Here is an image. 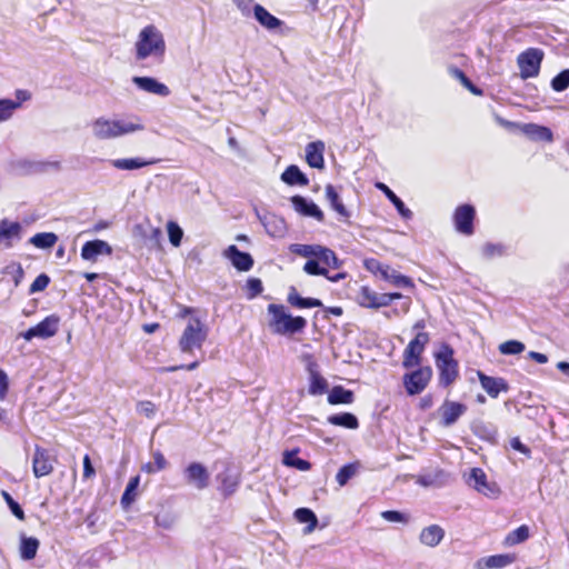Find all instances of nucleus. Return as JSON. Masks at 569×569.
I'll return each mask as SVG.
<instances>
[{
    "label": "nucleus",
    "instance_id": "obj_1",
    "mask_svg": "<svg viewBox=\"0 0 569 569\" xmlns=\"http://www.w3.org/2000/svg\"><path fill=\"white\" fill-rule=\"evenodd\" d=\"M166 50L163 33L154 24H148L140 30L134 42L136 61H143L152 57L158 62H162Z\"/></svg>",
    "mask_w": 569,
    "mask_h": 569
},
{
    "label": "nucleus",
    "instance_id": "obj_2",
    "mask_svg": "<svg viewBox=\"0 0 569 569\" xmlns=\"http://www.w3.org/2000/svg\"><path fill=\"white\" fill-rule=\"evenodd\" d=\"M269 328L276 335H295L302 332L307 327V320L301 316H291L287 313L283 305H268Z\"/></svg>",
    "mask_w": 569,
    "mask_h": 569
},
{
    "label": "nucleus",
    "instance_id": "obj_3",
    "mask_svg": "<svg viewBox=\"0 0 569 569\" xmlns=\"http://www.w3.org/2000/svg\"><path fill=\"white\" fill-rule=\"evenodd\" d=\"M435 362L438 370V385L442 388H450L459 378V362L455 358L453 348L447 343H441L439 350L435 353Z\"/></svg>",
    "mask_w": 569,
    "mask_h": 569
},
{
    "label": "nucleus",
    "instance_id": "obj_4",
    "mask_svg": "<svg viewBox=\"0 0 569 569\" xmlns=\"http://www.w3.org/2000/svg\"><path fill=\"white\" fill-rule=\"evenodd\" d=\"M209 329L198 317H192L180 339L179 348L182 352L190 353L194 349H201L208 338Z\"/></svg>",
    "mask_w": 569,
    "mask_h": 569
},
{
    "label": "nucleus",
    "instance_id": "obj_5",
    "mask_svg": "<svg viewBox=\"0 0 569 569\" xmlns=\"http://www.w3.org/2000/svg\"><path fill=\"white\" fill-rule=\"evenodd\" d=\"M142 129L143 126L140 122L111 121L104 118H98L93 122L94 136L102 140L113 139Z\"/></svg>",
    "mask_w": 569,
    "mask_h": 569
},
{
    "label": "nucleus",
    "instance_id": "obj_6",
    "mask_svg": "<svg viewBox=\"0 0 569 569\" xmlns=\"http://www.w3.org/2000/svg\"><path fill=\"white\" fill-rule=\"evenodd\" d=\"M363 264L368 271H370L373 274H380L383 280L389 281L396 287H415V283L410 277L397 272L396 270L391 269L389 264H385L380 262L378 259H366Z\"/></svg>",
    "mask_w": 569,
    "mask_h": 569
},
{
    "label": "nucleus",
    "instance_id": "obj_7",
    "mask_svg": "<svg viewBox=\"0 0 569 569\" xmlns=\"http://www.w3.org/2000/svg\"><path fill=\"white\" fill-rule=\"evenodd\" d=\"M430 341V335L427 331H419L409 341L402 352V367L406 369L419 367L422 362V355Z\"/></svg>",
    "mask_w": 569,
    "mask_h": 569
},
{
    "label": "nucleus",
    "instance_id": "obj_8",
    "mask_svg": "<svg viewBox=\"0 0 569 569\" xmlns=\"http://www.w3.org/2000/svg\"><path fill=\"white\" fill-rule=\"evenodd\" d=\"M432 379V369L430 366H419L416 370L407 372L402 377L403 387L408 396L421 393Z\"/></svg>",
    "mask_w": 569,
    "mask_h": 569
},
{
    "label": "nucleus",
    "instance_id": "obj_9",
    "mask_svg": "<svg viewBox=\"0 0 569 569\" xmlns=\"http://www.w3.org/2000/svg\"><path fill=\"white\" fill-rule=\"evenodd\" d=\"M543 51L538 48H529L521 52L517 58L521 79L535 78L539 74Z\"/></svg>",
    "mask_w": 569,
    "mask_h": 569
},
{
    "label": "nucleus",
    "instance_id": "obj_10",
    "mask_svg": "<svg viewBox=\"0 0 569 569\" xmlns=\"http://www.w3.org/2000/svg\"><path fill=\"white\" fill-rule=\"evenodd\" d=\"M476 208L470 203L459 204L452 213V222L458 233L470 237L475 233Z\"/></svg>",
    "mask_w": 569,
    "mask_h": 569
},
{
    "label": "nucleus",
    "instance_id": "obj_11",
    "mask_svg": "<svg viewBox=\"0 0 569 569\" xmlns=\"http://www.w3.org/2000/svg\"><path fill=\"white\" fill-rule=\"evenodd\" d=\"M60 318L57 315L47 316L43 320L34 327L29 328L22 332L21 336L24 340L30 341L33 338L48 339L53 337L59 329Z\"/></svg>",
    "mask_w": 569,
    "mask_h": 569
},
{
    "label": "nucleus",
    "instance_id": "obj_12",
    "mask_svg": "<svg viewBox=\"0 0 569 569\" xmlns=\"http://www.w3.org/2000/svg\"><path fill=\"white\" fill-rule=\"evenodd\" d=\"M468 407L459 401L445 399L438 408L439 423L442 427H451L467 412Z\"/></svg>",
    "mask_w": 569,
    "mask_h": 569
},
{
    "label": "nucleus",
    "instance_id": "obj_13",
    "mask_svg": "<svg viewBox=\"0 0 569 569\" xmlns=\"http://www.w3.org/2000/svg\"><path fill=\"white\" fill-rule=\"evenodd\" d=\"M22 237V226L18 221L0 219V248L10 249L20 241Z\"/></svg>",
    "mask_w": 569,
    "mask_h": 569
},
{
    "label": "nucleus",
    "instance_id": "obj_14",
    "mask_svg": "<svg viewBox=\"0 0 569 569\" xmlns=\"http://www.w3.org/2000/svg\"><path fill=\"white\" fill-rule=\"evenodd\" d=\"M52 458L49 451L40 446L34 447L32 471L36 478L49 476L53 471Z\"/></svg>",
    "mask_w": 569,
    "mask_h": 569
},
{
    "label": "nucleus",
    "instance_id": "obj_15",
    "mask_svg": "<svg viewBox=\"0 0 569 569\" xmlns=\"http://www.w3.org/2000/svg\"><path fill=\"white\" fill-rule=\"evenodd\" d=\"M111 253L112 248L107 241L94 239L83 243L80 256L83 260L94 263L100 256H110Z\"/></svg>",
    "mask_w": 569,
    "mask_h": 569
},
{
    "label": "nucleus",
    "instance_id": "obj_16",
    "mask_svg": "<svg viewBox=\"0 0 569 569\" xmlns=\"http://www.w3.org/2000/svg\"><path fill=\"white\" fill-rule=\"evenodd\" d=\"M310 361L307 365V371L309 373V388L308 392L311 396H320L328 391V381L318 370V363L312 360V357L309 356Z\"/></svg>",
    "mask_w": 569,
    "mask_h": 569
},
{
    "label": "nucleus",
    "instance_id": "obj_17",
    "mask_svg": "<svg viewBox=\"0 0 569 569\" xmlns=\"http://www.w3.org/2000/svg\"><path fill=\"white\" fill-rule=\"evenodd\" d=\"M188 483L193 485L197 489L202 490L209 485V472L200 462H191L184 470Z\"/></svg>",
    "mask_w": 569,
    "mask_h": 569
},
{
    "label": "nucleus",
    "instance_id": "obj_18",
    "mask_svg": "<svg viewBox=\"0 0 569 569\" xmlns=\"http://www.w3.org/2000/svg\"><path fill=\"white\" fill-rule=\"evenodd\" d=\"M224 257L238 271H249L254 263L251 254L239 250L236 244H231L224 250Z\"/></svg>",
    "mask_w": 569,
    "mask_h": 569
},
{
    "label": "nucleus",
    "instance_id": "obj_19",
    "mask_svg": "<svg viewBox=\"0 0 569 569\" xmlns=\"http://www.w3.org/2000/svg\"><path fill=\"white\" fill-rule=\"evenodd\" d=\"M477 377L483 390L491 398H497L500 392H507L509 390V385L503 378L490 377L480 370L477 371Z\"/></svg>",
    "mask_w": 569,
    "mask_h": 569
},
{
    "label": "nucleus",
    "instance_id": "obj_20",
    "mask_svg": "<svg viewBox=\"0 0 569 569\" xmlns=\"http://www.w3.org/2000/svg\"><path fill=\"white\" fill-rule=\"evenodd\" d=\"M517 560L515 553H500L480 558L477 560L476 569H501L510 566Z\"/></svg>",
    "mask_w": 569,
    "mask_h": 569
},
{
    "label": "nucleus",
    "instance_id": "obj_21",
    "mask_svg": "<svg viewBox=\"0 0 569 569\" xmlns=\"http://www.w3.org/2000/svg\"><path fill=\"white\" fill-rule=\"evenodd\" d=\"M291 203L297 212L306 217H312L317 221L322 222L325 220V214L322 210L312 201H308L302 196H293L291 198Z\"/></svg>",
    "mask_w": 569,
    "mask_h": 569
},
{
    "label": "nucleus",
    "instance_id": "obj_22",
    "mask_svg": "<svg viewBox=\"0 0 569 569\" xmlns=\"http://www.w3.org/2000/svg\"><path fill=\"white\" fill-rule=\"evenodd\" d=\"M133 83L141 90L153 93L160 97L170 94V89L164 84L151 77H133Z\"/></svg>",
    "mask_w": 569,
    "mask_h": 569
},
{
    "label": "nucleus",
    "instance_id": "obj_23",
    "mask_svg": "<svg viewBox=\"0 0 569 569\" xmlns=\"http://www.w3.org/2000/svg\"><path fill=\"white\" fill-rule=\"evenodd\" d=\"M325 143L320 140L313 141L306 147V161L311 168L322 169L325 167Z\"/></svg>",
    "mask_w": 569,
    "mask_h": 569
},
{
    "label": "nucleus",
    "instance_id": "obj_24",
    "mask_svg": "<svg viewBox=\"0 0 569 569\" xmlns=\"http://www.w3.org/2000/svg\"><path fill=\"white\" fill-rule=\"evenodd\" d=\"M218 480L219 490L224 498L232 496L240 485V476L238 473L231 472L230 470L221 472L218 476Z\"/></svg>",
    "mask_w": 569,
    "mask_h": 569
},
{
    "label": "nucleus",
    "instance_id": "obj_25",
    "mask_svg": "<svg viewBox=\"0 0 569 569\" xmlns=\"http://www.w3.org/2000/svg\"><path fill=\"white\" fill-rule=\"evenodd\" d=\"M445 538V530L439 525H430L420 532L419 540L427 547H437Z\"/></svg>",
    "mask_w": 569,
    "mask_h": 569
},
{
    "label": "nucleus",
    "instance_id": "obj_26",
    "mask_svg": "<svg viewBox=\"0 0 569 569\" xmlns=\"http://www.w3.org/2000/svg\"><path fill=\"white\" fill-rule=\"evenodd\" d=\"M375 187L380 190L388 200L396 207L398 213L406 219L411 218L412 212L406 207L403 201L383 182H376Z\"/></svg>",
    "mask_w": 569,
    "mask_h": 569
},
{
    "label": "nucleus",
    "instance_id": "obj_27",
    "mask_svg": "<svg viewBox=\"0 0 569 569\" xmlns=\"http://www.w3.org/2000/svg\"><path fill=\"white\" fill-rule=\"evenodd\" d=\"M253 13L257 21L268 30L277 29L283 23L261 4L256 3L253 6Z\"/></svg>",
    "mask_w": 569,
    "mask_h": 569
},
{
    "label": "nucleus",
    "instance_id": "obj_28",
    "mask_svg": "<svg viewBox=\"0 0 569 569\" xmlns=\"http://www.w3.org/2000/svg\"><path fill=\"white\" fill-rule=\"evenodd\" d=\"M521 131L533 140H541L550 142L553 139L552 131L543 126L536 123H526L521 127Z\"/></svg>",
    "mask_w": 569,
    "mask_h": 569
},
{
    "label": "nucleus",
    "instance_id": "obj_29",
    "mask_svg": "<svg viewBox=\"0 0 569 569\" xmlns=\"http://www.w3.org/2000/svg\"><path fill=\"white\" fill-rule=\"evenodd\" d=\"M281 179L289 186L305 187L309 183L307 176L296 164L287 167L281 174Z\"/></svg>",
    "mask_w": 569,
    "mask_h": 569
},
{
    "label": "nucleus",
    "instance_id": "obj_30",
    "mask_svg": "<svg viewBox=\"0 0 569 569\" xmlns=\"http://www.w3.org/2000/svg\"><path fill=\"white\" fill-rule=\"evenodd\" d=\"M326 198L329 201L331 208L342 218L349 219L350 212L342 203L340 196L332 184H327L325 188Z\"/></svg>",
    "mask_w": 569,
    "mask_h": 569
},
{
    "label": "nucleus",
    "instance_id": "obj_31",
    "mask_svg": "<svg viewBox=\"0 0 569 569\" xmlns=\"http://www.w3.org/2000/svg\"><path fill=\"white\" fill-rule=\"evenodd\" d=\"M157 159L146 160L142 158L114 159L111 164L118 170H136L157 163Z\"/></svg>",
    "mask_w": 569,
    "mask_h": 569
},
{
    "label": "nucleus",
    "instance_id": "obj_32",
    "mask_svg": "<svg viewBox=\"0 0 569 569\" xmlns=\"http://www.w3.org/2000/svg\"><path fill=\"white\" fill-rule=\"evenodd\" d=\"M355 400V393L342 386H335L329 395L328 402L330 405H350Z\"/></svg>",
    "mask_w": 569,
    "mask_h": 569
},
{
    "label": "nucleus",
    "instance_id": "obj_33",
    "mask_svg": "<svg viewBox=\"0 0 569 569\" xmlns=\"http://www.w3.org/2000/svg\"><path fill=\"white\" fill-rule=\"evenodd\" d=\"M295 518L300 523H307V527L303 529L305 533H311L318 526V518L309 508H298L295 511Z\"/></svg>",
    "mask_w": 569,
    "mask_h": 569
},
{
    "label": "nucleus",
    "instance_id": "obj_34",
    "mask_svg": "<svg viewBox=\"0 0 569 569\" xmlns=\"http://www.w3.org/2000/svg\"><path fill=\"white\" fill-rule=\"evenodd\" d=\"M327 421L332 426L343 427L347 429H357L359 427L358 418L350 412L331 415Z\"/></svg>",
    "mask_w": 569,
    "mask_h": 569
},
{
    "label": "nucleus",
    "instance_id": "obj_35",
    "mask_svg": "<svg viewBox=\"0 0 569 569\" xmlns=\"http://www.w3.org/2000/svg\"><path fill=\"white\" fill-rule=\"evenodd\" d=\"M40 542L34 537H21L20 540V557L23 560H32L36 558Z\"/></svg>",
    "mask_w": 569,
    "mask_h": 569
},
{
    "label": "nucleus",
    "instance_id": "obj_36",
    "mask_svg": "<svg viewBox=\"0 0 569 569\" xmlns=\"http://www.w3.org/2000/svg\"><path fill=\"white\" fill-rule=\"evenodd\" d=\"M299 449L287 450L283 452L282 462L287 467L296 468L300 471H308L311 469V463L308 460L299 458L297 455Z\"/></svg>",
    "mask_w": 569,
    "mask_h": 569
},
{
    "label": "nucleus",
    "instance_id": "obj_37",
    "mask_svg": "<svg viewBox=\"0 0 569 569\" xmlns=\"http://www.w3.org/2000/svg\"><path fill=\"white\" fill-rule=\"evenodd\" d=\"M288 302L292 307L300 308V309L316 308V307L322 306V302L319 299L300 297L295 288H292L288 295Z\"/></svg>",
    "mask_w": 569,
    "mask_h": 569
},
{
    "label": "nucleus",
    "instance_id": "obj_38",
    "mask_svg": "<svg viewBox=\"0 0 569 569\" xmlns=\"http://www.w3.org/2000/svg\"><path fill=\"white\" fill-rule=\"evenodd\" d=\"M58 241V236L53 232H39L29 239V242L39 249H50Z\"/></svg>",
    "mask_w": 569,
    "mask_h": 569
},
{
    "label": "nucleus",
    "instance_id": "obj_39",
    "mask_svg": "<svg viewBox=\"0 0 569 569\" xmlns=\"http://www.w3.org/2000/svg\"><path fill=\"white\" fill-rule=\"evenodd\" d=\"M377 292L368 286H361L356 296V302L367 309H373Z\"/></svg>",
    "mask_w": 569,
    "mask_h": 569
},
{
    "label": "nucleus",
    "instance_id": "obj_40",
    "mask_svg": "<svg viewBox=\"0 0 569 569\" xmlns=\"http://www.w3.org/2000/svg\"><path fill=\"white\" fill-rule=\"evenodd\" d=\"M529 537H530L529 527L527 525H521L520 527L510 531L506 536L503 543L506 546L519 545L521 542H525Z\"/></svg>",
    "mask_w": 569,
    "mask_h": 569
},
{
    "label": "nucleus",
    "instance_id": "obj_41",
    "mask_svg": "<svg viewBox=\"0 0 569 569\" xmlns=\"http://www.w3.org/2000/svg\"><path fill=\"white\" fill-rule=\"evenodd\" d=\"M153 461L142 466V470L147 473H157L167 468L168 461L163 453L159 450L152 452Z\"/></svg>",
    "mask_w": 569,
    "mask_h": 569
},
{
    "label": "nucleus",
    "instance_id": "obj_42",
    "mask_svg": "<svg viewBox=\"0 0 569 569\" xmlns=\"http://www.w3.org/2000/svg\"><path fill=\"white\" fill-rule=\"evenodd\" d=\"M305 272L311 276H325L331 281H337L340 278H343V274H337L336 277L328 276V269L326 267H321L317 260L310 259L303 266Z\"/></svg>",
    "mask_w": 569,
    "mask_h": 569
},
{
    "label": "nucleus",
    "instance_id": "obj_43",
    "mask_svg": "<svg viewBox=\"0 0 569 569\" xmlns=\"http://www.w3.org/2000/svg\"><path fill=\"white\" fill-rule=\"evenodd\" d=\"M139 483H140L139 476H134L129 480V482L126 487V490L121 497V505L124 508H128L136 500V496H137L136 491L139 487Z\"/></svg>",
    "mask_w": 569,
    "mask_h": 569
},
{
    "label": "nucleus",
    "instance_id": "obj_44",
    "mask_svg": "<svg viewBox=\"0 0 569 569\" xmlns=\"http://www.w3.org/2000/svg\"><path fill=\"white\" fill-rule=\"evenodd\" d=\"M316 257L319 258V260L328 267H331V268L339 267L338 258L331 249L317 246Z\"/></svg>",
    "mask_w": 569,
    "mask_h": 569
},
{
    "label": "nucleus",
    "instance_id": "obj_45",
    "mask_svg": "<svg viewBox=\"0 0 569 569\" xmlns=\"http://www.w3.org/2000/svg\"><path fill=\"white\" fill-rule=\"evenodd\" d=\"M357 466L355 463H348L342 466L337 472L336 480L339 486H346L348 481L356 475Z\"/></svg>",
    "mask_w": 569,
    "mask_h": 569
},
{
    "label": "nucleus",
    "instance_id": "obj_46",
    "mask_svg": "<svg viewBox=\"0 0 569 569\" xmlns=\"http://www.w3.org/2000/svg\"><path fill=\"white\" fill-rule=\"evenodd\" d=\"M402 298L405 297L400 292L377 293L373 309L388 307L393 300H399Z\"/></svg>",
    "mask_w": 569,
    "mask_h": 569
},
{
    "label": "nucleus",
    "instance_id": "obj_47",
    "mask_svg": "<svg viewBox=\"0 0 569 569\" xmlns=\"http://www.w3.org/2000/svg\"><path fill=\"white\" fill-rule=\"evenodd\" d=\"M525 348V345L518 340H508L499 346V351L502 355H519Z\"/></svg>",
    "mask_w": 569,
    "mask_h": 569
},
{
    "label": "nucleus",
    "instance_id": "obj_48",
    "mask_svg": "<svg viewBox=\"0 0 569 569\" xmlns=\"http://www.w3.org/2000/svg\"><path fill=\"white\" fill-rule=\"evenodd\" d=\"M169 240L172 246L179 247L183 237V231L174 221H169L167 224Z\"/></svg>",
    "mask_w": 569,
    "mask_h": 569
},
{
    "label": "nucleus",
    "instance_id": "obj_49",
    "mask_svg": "<svg viewBox=\"0 0 569 569\" xmlns=\"http://www.w3.org/2000/svg\"><path fill=\"white\" fill-rule=\"evenodd\" d=\"M568 87H569V69H565L561 72H559L551 80V88L557 92H561V91H565Z\"/></svg>",
    "mask_w": 569,
    "mask_h": 569
},
{
    "label": "nucleus",
    "instance_id": "obj_50",
    "mask_svg": "<svg viewBox=\"0 0 569 569\" xmlns=\"http://www.w3.org/2000/svg\"><path fill=\"white\" fill-rule=\"evenodd\" d=\"M20 107V102L10 99L0 100V121H4L12 116V112Z\"/></svg>",
    "mask_w": 569,
    "mask_h": 569
},
{
    "label": "nucleus",
    "instance_id": "obj_51",
    "mask_svg": "<svg viewBox=\"0 0 569 569\" xmlns=\"http://www.w3.org/2000/svg\"><path fill=\"white\" fill-rule=\"evenodd\" d=\"M247 298L253 299L263 291L262 281L259 278H249L246 282Z\"/></svg>",
    "mask_w": 569,
    "mask_h": 569
},
{
    "label": "nucleus",
    "instance_id": "obj_52",
    "mask_svg": "<svg viewBox=\"0 0 569 569\" xmlns=\"http://www.w3.org/2000/svg\"><path fill=\"white\" fill-rule=\"evenodd\" d=\"M470 477H471V479L475 480V488L478 491L483 492L485 489L488 488L487 476L482 469H480V468L471 469Z\"/></svg>",
    "mask_w": 569,
    "mask_h": 569
},
{
    "label": "nucleus",
    "instance_id": "obj_53",
    "mask_svg": "<svg viewBox=\"0 0 569 569\" xmlns=\"http://www.w3.org/2000/svg\"><path fill=\"white\" fill-rule=\"evenodd\" d=\"M2 497L6 500L11 512L21 521L26 519V515L21 506L8 493L7 491H2Z\"/></svg>",
    "mask_w": 569,
    "mask_h": 569
},
{
    "label": "nucleus",
    "instance_id": "obj_54",
    "mask_svg": "<svg viewBox=\"0 0 569 569\" xmlns=\"http://www.w3.org/2000/svg\"><path fill=\"white\" fill-rule=\"evenodd\" d=\"M50 283V277L46 273H40L30 284L29 293L33 295L47 289Z\"/></svg>",
    "mask_w": 569,
    "mask_h": 569
},
{
    "label": "nucleus",
    "instance_id": "obj_55",
    "mask_svg": "<svg viewBox=\"0 0 569 569\" xmlns=\"http://www.w3.org/2000/svg\"><path fill=\"white\" fill-rule=\"evenodd\" d=\"M137 411L147 418H153L157 412V406L150 400H141L137 403Z\"/></svg>",
    "mask_w": 569,
    "mask_h": 569
},
{
    "label": "nucleus",
    "instance_id": "obj_56",
    "mask_svg": "<svg viewBox=\"0 0 569 569\" xmlns=\"http://www.w3.org/2000/svg\"><path fill=\"white\" fill-rule=\"evenodd\" d=\"M7 272L11 273L14 287L20 286L24 278V271L20 263H12L7 267Z\"/></svg>",
    "mask_w": 569,
    "mask_h": 569
},
{
    "label": "nucleus",
    "instance_id": "obj_57",
    "mask_svg": "<svg viewBox=\"0 0 569 569\" xmlns=\"http://www.w3.org/2000/svg\"><path fill=\"white\" fill-rule=\"evenodd\" d=\"M381 517L387 520V521H390V522H408L409 521V518L400 512V511H397V510H386V511H382L381 512Z\"/></svg>",
    "mask_w": 569,
    "mask_h": 569
},
{
    "label": "nucleus",
    "instance_id": "obj_58",
    "mask_svg": "<svg viewBox=\"0 0 569 569\" xmlns=\"http://www.w3.org/2000/svg\"><path fill=\"white\" fill-rule=\"evenodd\" d=\"M291 252L302 256V257H310L317 254V247L308 246V244H292L291 246Z\"/></svg>",
    "mask_w": 569,
    "mask_h": 569
},
{
    "label": "nucleus",
    "instance_id": "obj_59",
    "mask_svg": "<svg viewBox=\"0 0 569 569\" xmlns=\"http://www.w3.org/2000/svg\"><path fill=\"white\" fill-rule=\"evenodd\" d=\"M96 476V469L93 468L92 463H91V459L89 457V455H86L83 457V472H82V478L83 480H88V479H91Z\"/></svg>",
    "mask_w": 569,
    "mask_h": 569
},
{
    "label": "nucleus",
    "instance_id": "obj_60",
    "mask_svg": "<svg viewBox=\"0 0 569 569\" xmlns=\"http://www.w3.org/2000/svg\"><path fill=\"white\" fill-rule=\"evenodd\" d=\"M198 366H199V361H193L189 365L164 367V368H161L160 371L161 372H174V371L182 370V369L190 371V370L196 369Z\"/></svg>",
    "mask_w": 569,
    "mask_h": 569
},
{
    "label": "nucleus",
    "instance_id": "obj_61",
    "mask_svg": "<svg viewBox=\"0 0 569 569\" xmlns=\"http://www.w3.org/2000/svg\"><path fill=\"white\" fill-rule=\"evenodd\" d=\"M510 446L512 447V449H515L516 451H519L526 456H529L530 455V449L523 445L521 442V440L519 439V437H515L510 440Z\"/></svg>",
    "mask_w": 569,
    "mask_h": 569
},
{
    "label": "nucleus",
    "instance_id": "obj_62",
    "mask_svg": "<svg viewBox=\"0 0 569 569\" xmlns=\"http://www.w3.org/2000/svg\"><path fill=\"white\" fill-rule=\"evenodd\" d=\"M449 72L455 79L459 80L462 86H465L470 80L466 73L457 67H450Z\"/></svg>",
    "mask_w": 569,
    "mask_h": 569
},
{
    "label": "nucleus",
    "instance_id": "obj_63",
    "mask_svg": "<svg viewBox=\"0 0 569 569\" xmlns=\"http://www.w3.org/2000/svg\"><path fill=\"white\" fill-rule=\"evenodd\" d=\"M233 2L243 14H248L254 6L253 0H233Z\"/></svg>",
    "mask_w": 569,
    "mask_h": 569
},
{
    "label": "nucleus",
    "instance_id": "obj_64",
    "mask_svg": "<svg viewBox=\"0 0 569 569\" xmlns=\"http://www.w3.org/2000/svg\"><path fill=\"white\" fill-rule=\"evenodd\" d=\"M9 388L8 377L3 370L0 369V399H4Z\"/></svg>",
    "mask_w": 569,
    "mask_h": 569
}]
</instances>
